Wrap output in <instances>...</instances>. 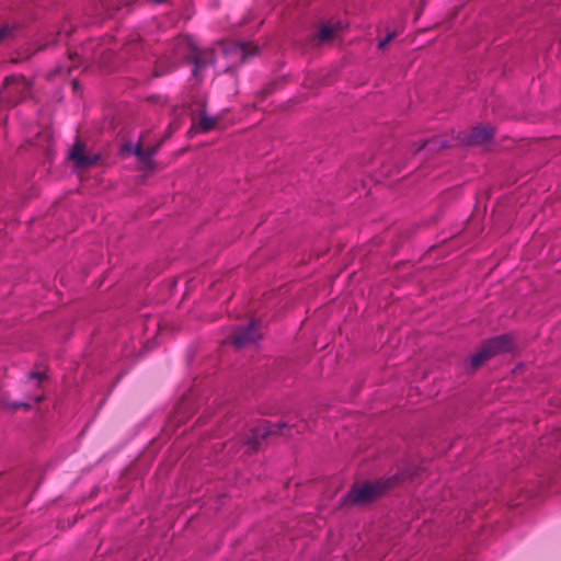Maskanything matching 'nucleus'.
Wrapping results in <instances>:
<instances>
[{
	"label": "nucleus",
	"mask_w": 561,
	"mask_h": 561,
	"mask_svg": "<svg viewBox=\"0 0 561 561\" xmlns=\"http://www.w3.org/2000/svg\"><path fill=\"white\" fill-rule=\"evenodd\" d=\"M512 337L507 334L499 335L483 342L480 348L470 357L469 366L472 370L480 368L490 358L511 351Z\"/></svg>",
	"instance_id": "f257e3e1"
},
{
	"label": "nucleus",
	"mask_w": 561,
	"mask_h": 561,
	"mask_svg": "<svg viewBox=\"0 0 561 561\" xmlns=\"http://www.w3.org/2000/svg\"><path fill=\"white\" fill-rule=\"evenodd\" d=\"M287 427L286 423H263L252 431L251 437L247 440L248 451H256L261 446V440L272 436L283 434V430Z\"/></svg>",
	"instance_id": "423d86ee"
},
{
	"label": "nucleus",
	"mask_w": 561,
	"mask_h": 561,
	"mask_svg": "<svg viewBox=\"0 0 561 561\" xmlns=\"http://www.w3.org/2000/svg\"><path fill=\"white\" fill-rule=\"evenodd\" d=\"M175 68V64H171L167 69H162L161 62H159L153 71V77H161L170 71H172Z\"/></svg>",
	"instance_id": "2eb2a0df"
},
{
	"label": "nucleus",
	"mask_w": 561,
	"mask_h": 561,
	"mask_svg": "<svg viewBox=\"0 0 561 561\" xmlns=\"http://www.w3.org/2000/svg\"><path fill=\"white\" fill-rule=\"evenodd\" d=\"M72 87H73V89H75V90H77V89H78V81H77V80H73V81H72Z\"/></svg>",
	"instance_id": "b1692460"
},
{
	"label": "nucleus",
	"mask_w": 561,
	"mask_h": 561,
	"mask_svg": "<svg viewBox=\"0 0 561 561\" xmlns=\"http://www.w3.org/2000/svg\"><path fill=\"white\" fill-rule=\"evenodd\" d=\"M43 400H44V397H43V396H37V397L35 398V401H36L37 403L42 402Z\"/></svg>",
	"instance_id": "5701e85b"
},
{
	"label": "nucleus",
	"mask_w": 561,
	"mask_h": 561,
	"mask_svg": "<svg viewBox=\"0 0 561 561\" xmlns=\"http://www.w3.org/2000/svg\"><path fill=\"white\" fill-rule=\"evenodd\" d=\"M161 142L156 146L144 148L142 139L137 144L134 149V154L141 161H149L159 150Z\"/></svg>",
	"instance_id": "f8f14e48"
},
{
	"label": "nucleus",
	"mask_w": 561,
	"mask_h": 561,
	"mask_svg": "<svg viewBox=\"0 0 561 561\" xmlns=\"http://www.w3.org/2000/svg\"><path fill=\"white\" fill-rule=\"evenodd\" d=\"M30 92V82L21 76H10L4 79L0 91L1 101L14 105L25 99Z\"/></svg>",
	"instance_id": "7ed1b4c3"
},
{
	"label": "nucleus",
	"mask_w": 561,
	"mask_h": 561,
	"mask_svg": "<svg viewBox=\"0 0 561 561\" xmlns=\"http://www.w3.org/2000/svg\"><path fill=\"white\" fill-rule=\"evenodd\" d=\"M30 378L37 379L38 380V385H39L46 377H45V375L43 373H32L30 375Z\"/></svg>",
	"instance_id": "a211bd4d"
},
{
	"label": "nucleus",
	"mask_w": 561,
	"mask_h": 561,
	"mask_svg": "<svg viewBox=\"0 0 561 561\" xmlns=\"http://www.w3.org/2000/svg\"><path fill=\"white\" fill-rule=\"evenodd\" d=\"M426 147H430V150H435L437 148H444L445 147V142L442 141V140H437V139H433V140H425V141H422L419 147L415 149V152L426 148Z\"/></svg>",
	"instance_id": "ddd939ff"
},
{
	"label": "nucleus",
	"mask_w": 561,
	"mask_h": 561,
	"mask_svg": "<svg viewBox=\"0 0 561 561\" xmlns=\"http://www.w3.org/2000/svg\"><path fill=\"white\" fill-rule=\"evenodd\" d=\"M261 337L260 322L252 320L247 327L237 328L231 341L236 348H243L256 344Z\"/></svg>",
	"instance_id": "39448f33"
},
{
	"label": "nucleus",
	"mask_w": 561,
	"mask_h": 561,
	"mask_svg": "<svg viewBox=\"0 0 561 561\" xmlns=\"http://www.w3.org/2000/svg\"><path fill=\"white\" fill-rule=\"evenodd\" d=\"M393 37L394 33L389 34L386 38L379 42L378 48L383 49Z\"/></svg>",
	"instance_id": "f3484780"
},
{
	"label": "nucleus",
	"mask_w": 561,
	"mask_h": 561,
	"mask_svg": "<svg viewBox=\"0 0 561 561\" xmlns=\"http://www.w3.org/2000/svg\"><path fill=\"white\" fill-rule=\"evenodd\" d=\"M157 4L169 2L170 0H152Z\"/></svg>",
	"instance_id": "4be33fe9"
},
{
	"label": "nucleus",
	"mask_w": 561,
	"mask_h": 561,
	"mask_svg": "<svg viewBox=\"0 0 561 561\" xmlns=\"http://www.w3.org/2000/svg\"><path fill=\"white\" fill-rule=\"evenodd\" d=\"M13 31V27L10 25L0 26V45L11 38Z\"/></svg>",
	"instance_id": "4468645a"
},
{
	"label": "nucleus",
	"mask_w": 561,
	"mask_h": 561,
	"mask_svg": "<svg viewBox=\"0 0 561 561\" xmlns=\"http://www.w3.org/2000/svg\"><path fill=\"white\" fill-rule=\"evenodd\" d=\"M183 107H188L190 110H192V105L191 104L183 103Z\"/></svg>",
	"instance_id": "393cba45"
},
{
	"label": "nucleus",
	"mask_w": 561,
	"mask_h": 561,
	"mask_svg": "<svg viewBox=\"0 0 561 561\" xmlns=\"http://www.w3.org/2000/svg\"><path fill=\"white\" fill-rule=\"evenodd\" d=\"M494 136V129L485 126H476L470 129L461 140L470 146L483 145L489 142Z\"/></svg>",
	"instance_id": "1a4fd4ad"
},
{
	"label": "nucleus",
	"mask_w": 561,
	"mask_h": 561,
	"mask_svg": "<svg viewBox=\"0 0 561 561\" xmlns=\"http://www.w3.org/2000/svg\"><path fill=\"white\" fill-rule=\"evenodd\" d=\"M174 55L190 59L194 65L193 75L197 76L198 71L206 67L208 58L206 54L197 50L191 38L187 36H178L173 44Z\"/></svg>",
	"instance_id": "f03ea898"
},
{
	"label": "nucleus",
	"mask_w": 561,
	"mask_h": 561,
	"mask_svg": "<svg viewBox=\"0 0 561 561\" xmlns=\"http://www.w3.org/2000/svg\"><path fill=\"white\" fill-rule=\"evenodd\" d=\"M181 124L176 121H173L169 124L168 128H167V137L170 136L172 133H174L175 130H178L180 128Z\"/></svg>",
	"instance_id": "dca6fc26"
},
{
	"label": "nucleus",
	"mask_w": 561,
	"mask_h": 561,
	"mask_svg": "<svg viewBox=\"0 0 561 561\" xmlns=\"http://www.w3.org/2000/svg\"><path fill=\"white\" fill-rule=\"evenodd\" d=\"M341 28L340 24H335V25H331V24H324L322 25L318 33L316 34L313 41L317 45H322V44H325V43H329L331 42L337 31Z\"/></svg>",
	"instance_id": "9b49d317"
},
{
	"label": "nucleus",
	"mask_w": 561,
	"mask_h": 561,
	"mask_svg": "<svg viewBox=\"0 0 561 561\" xmlns=\"http://www.w3.org/2000/svg\"><path fill=\"white\" fill-rule=\"evenodd\" d=\"M69 158L77 168L87 169L94 165L99 161L100 156L85 153L84 146L80 142H76L69 151Z\"/></svg>",
	"instance_id": "6e6552de"
},
{
	"label": "nucleus",
	"mask_w": 561,
	"mask_h": 561,
	"mask_svg": "<svg viewBox=\"0 0 561 561\" xmlns=\"http://www.w3.org/2000/svg\"><path fill=\"white\" fill-rule=\"evenodd\" d=\"M12 408L15 410L20 409V408L28 410L31 408V405L28 403H24V402H13Z\"/></svg>",
	"instance_id": "6ab92c4d"
},
{
	"label": "nucleus",
	"mask_w": 561,
	"mask_h": 561,
	"mask_svg": "<svg viewBox=\"0 0 561 561\" xmlns=\"http://www.w3.org/2000/svg\"><path fill=\"white\" fill-rule=\"evenodd\" d=\"M78 58H79V56H78V54H77V53H73V54L71 53V54H69V59H70L71 61H75V59H78Z\"/></svg>",
	"instance_id": "412c9836"
},
{
	"label": "nucleus",
	"mask_w": 561,
	"mask_h": 561,
	"mask_svg": "<svg viewBox=\"0 0 561 561\" xmlns=\"http://www.w3.org/2000/svg\"><path fill=\"white\" fill-rule=\"evenodd\" d=\"M72 68H73V66H65V67L58 68V71L61 72V71L66 70L68 73H70L72 71Z\"/></svg>",
	"instance_id": "aec40b11"
},
{
	"label": "nucleus",
	"mask_w": 561,
	"mask_h": 561,
	"mask_svg": "<svg viewBox=\"0 0 561 561\" xmlns=\"http://www.w3.org/2000/svg\"><path fill=\"white\" fill-rule=\"evenodd\" d=\"M387 488L386 482L365 483L359 486H353L344 502L347 504H365L377 499Z\"/></svg>",
	"instance_id": "20e7f679"
},
{
	"label": "nucleus",
	"mask_w": 561,
	"mask_h": 561,
	"mask_svg": "<svg viewBox=\"0 0 561 561\" xmlns=\"http://www.w3.org/2000/svg\"><path fill=\"white\" fill-rule=\"evenodd\" d=\"M226 50L239 57L241 62H245L249 57L257 53V46L245 42H234L231 43Z\"/></svg>",
	"instance_id": "9d476101"
},
{
	"label": "nucleus",
	"mask_w": 561,
	"mask_h": 561,
	"mask_svg": "<svg viewBox=\"0 0 561 561\" xmlns=\"http://www.w3.org/2000/svg\"><path fill=\"white\" fill-rule=\"evenodd\" d=\"M197 105L201 107V116L198 119L195 116L192 117V126L188 130L191 137L198 133H208L218 124L217 118L206 115L204 100H198Z\"/></svg>",
	"instance_id": "0eeeda50"
}]
</instances>
